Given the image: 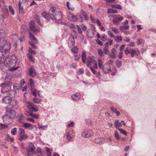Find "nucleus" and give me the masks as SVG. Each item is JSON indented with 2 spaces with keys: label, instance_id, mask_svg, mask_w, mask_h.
<instances>
[{
  "label": "nucleus",
  "instance_id": "obj_1",
  "mask_svg": "<svg viewBox=\"0 0 156 156\" xmlns=\"http://www.w3.org/2000/svg\"><path fill=\"white\" fill-rule=\"evenodd\" d=\"M41 15L45 19L48 20L49 16L55 22H62V14L60 11L57 12L55 7H52L50 8L48 15L46 13L44 12L41 14Z\"/></svg>",
  "mask_w": 156,
  "mask_h": 156
},
{
  "label": "nucleus",
  "instance_id": "obj_2",
  "mask_svg": "<svg viewBox=\"0 0 156 156\" xmlns=\"http://www.w3.org/2000/svg\"><path fill=\"white\" fill-rule=\"evenodd\" d=\"M6 113L3 117V122L5 124H9L12 121V119L16 115L14 111L10 108H6Z\"/></svg>",
  "mask_w": 156,
  "mask_h": 156
},
{
  "label": "nucleus",
  "instance_id": "obj_3",
  "mask_svg": "<svg viewBox=\"0 0 156 156\" xmlns=\"http://www.w3.org/2000/svg\"><path fill=\"white\" fill-rule=\"evenodd\" d=\"M9 56L7 55L5 57L4 61V65L6 66H14L17 62V58L15 55H12L10 58H9Z\"/></svg>",
  "mask_w": 156,
  "mask_h": 156
},
{
  "label": "nucleus",
  "instance_id": "obj_4",
  "mask_svg": "<svg viewBox=\"0 0 156 156\" xmlns=\"http://www.w3.org/2000/svg\"><path fill=\"white\" fill-rule=\"evenodd\" d=\"M11 84V82H9L8 83H2L0 85L1 87H2V90L1 92L3 93H9V94L11 96H12V94H11V93H13L14 92L13 91L10 90V85Z\"/></svg>",
  "mask_w": 156,
  "mask_h": 156
},
{
  "label": "nucleus",
  "instance_id": "obj_5",
  "mask_svg": "<svg viewBox=\"0 0 156 156\" xmlns=\"http://www.w3.org/2000/svg\"><path fill=\"white\" fill-rule=\"evenodd\" d=\"M35 148V147L32 143H29L28 146L26 148L28 156H32L33 155Z\"/></svg>",
  "mask_w": 156,
  "mask_h": 156
},
{
  "label": "nucleus",
  "instance_id": "obj_6",
  "mask_svg": "<svg viewBox=\"0 0 156 156\" xmlns=\"http://www.w3.org/2000/svg\"><path fill=\"white\" fill-rule=\"evenodd\" d=\"M29 27L30 30L34 32H39L40 31L39 28L35 26L34 22L33 21H31L30 22Z\"/></svg>",
  "mask_w": 156,
  "mask_h": 156
},
{
  "label": "nucleus",
  "instance_id": "obj_7",
  "mask_svg": "<svg viewBox=\"0 0 156 156\" xmlns=\"http://www.w3.org/2000/svg\"><path fill=\"white\" fill-rule=\"evenodd\" d=\"M82 136L84 138L88 137L93 135V133L91 130L84 131L82 133Z\"/></svg>",
  "mask_w": 156,
  "mask_h": 156
},
{
  "label": "nucleus",
  "instance_id": "obj_8",
  "mask_svg": "<svg viewBox=\"0 0 156 156\" xmlns=\"http://www.w3.org/2000/svg\"><path fill=\"white\" fill-rule=\"evenodd\" d=\"M101 69H102L103 72L105 73H108L111 71L110 66L109 65L106 64L103 65V67Z\"/></svg>",
  "mask_w": 156,
  "mask_h": 156
},
{
  "label": "nucleus",
  "instance_id": "obj_9",
  "mask_svg": "<svg viewBox=\"0 0 156 156\" xmlns=\"http://www.w3.org/2000/svg\"><path fill=\"white\" fill-rule=\"evenodd\" d=\"M2 12L3 14L1 15L0 16H1V19L3 20L5 17L9 15V12L7 8H5L3 9Z\"/></svg>",
  "mask_w": 156,
  "mask_h": 156
},
{
  "label": "nucleus",
  "instance_id": "obj_10",
  "mask_svg": "<svg viewBox=\"0 0 156 156\" xmlns=\"http://www.w3.org/2000/svg\"><path fill=\"white\" fill-rule=\"evenodd\" d=\"M3 102L6 104H9L11 103L12 101V98L9 96H4L2 98Z\"/></svg>",
  "mask_w": 156,
  "mask_h": 156
},
{
  "label": "nucleus",
  "instance_id": "obj_11",
  "mask_svg": "<svg viewBox=\"0 0 156 156\" xmlns=\"http://www.w3.org/2000/svg\"><path fill=\"white\" fill-rule=\"evenodd\" d=\"M95 30L92 28L89 29L87 31V35L89 38H92L94 34Z\"/></svg>",
  "mask_w": 156,
  "mask_h": 156
},
{
  "label": "nucleus",
  "instance_id": "obj_12",
  "mask_svg": "<svg viewBox=\"0 0 156 156\" xmlns=\"http://www.w3.org/2000/svg\"><path fill=\"white\" fill-rule=\"evenodd\" d=\"M29 75L31 77H34L36 75V73L34 69V67L31 66L29 69Z\"/></svg>",
  "mask_w": 156,
  "mask_h": 156
},
{
  "label": "nucleus",
  "instance_id": "obj_13",
  "mask_svg": "<svg viewBox=\"0 0 156 156\" xmlns=\"http://www.w3.org/2000/svg\"><path fill=\"white\" fill-rule=\"evenodd\" d=\"M69 34L71 37V38L74 39L76 38L77 36V33L75 30H72L71 31L69 32Z\"/></svg>",
  "mask_w": 156,
  "mask_h": 156
},
{
  "label": "nucleus",
  "instance_id": "obj_14",
  "mask_svg": "<svg viewBox=\"0 0 156 156\" xmlns=\"http://www.w3.org/2000/svg\"><path fill=\"white\" fill-rule=\"evenodd\" d=\"M123 19V17L122 16H120L119 17H116L114 19L113 22L114 23L117 25L118 24L119 21L122 20Z\"/></svg>",
  "mask_w": 156,
  "mask_h": 156
},
{
  "label": "nucleus",
  "instance_id": "obj_15",
  "mask_svg": "<svg viewBox=\"0 0 156 156\" xmlns=\"http://www.w3.org/2000/svg\"><path fill=\"white\" fill-rule=\"evenodd\" d=\"M105 139L103 137L97 138L95 139L94 142L95 143L100 144L105 141Z\"/></svg>",
  "mask_w": 156,
  "mask_h": 156
},
{
  "label": "nucleus",
  "instance_id": "obj_16",
  "mask_svg": "<svg viewBox=\"0 0 156 156\" xmlns=\"http://www.w3.org/2000/svg\"><path fill=\"white\" fill-rule=\"evenodd\" d=\"M111 53L110 55V57L113 59L116 58V50L114 48H113L111 51Z\"/></svg>",
  "mask_w": 156,
  "mask_h": 156
},
{
  "label": "nucleus",
  "instance_id": "obj_17",
  "mask_svg": "<svg viewBox=\"0 0 156 156\" xmlns=\"http://www.w3.org/2000/svg\"><path fill=\"white\" fill-rule=\"evenodd\" d=\"M94 59L91 57H89L87 59V65L88 67L90 66V65L94 61Z\"/></svg>",
  "mask_w": 156,
  "mask_h": 156
},
{
  "label": "nucleus",
  "instance_id": "obj_18",
  "mask_svg": "<svg viewBox=\"0 0 156 156\" xmlns=\"http://www.w3.org/2000/svg\"><path fill=\"white\" fill-rule=\"evenodd\" d=\"M80 94L79 93H76L71 96V98L74 100H78L80 98Z\"/></svg>",
  "mask_w": 156,
  "mask_h": 156
},
{
  "label": "nucleus",
  "instance_id": "obj_19",
  "mask_svg": "<svg viewBox=\"0 0 156 156\" xmlns=\"http://www.w3.org/2000/svg\"><path fill=\"white\" fill-rule=\"evenodd\" d=\"M74 39L72 38H69L68 43L69 46L71 47L74 45Z\"/></svg>",
  "mask_w": 156,
  "mask_h": 156
},
{
  "label": "nucleus",
  "instance_id": "obj_20",
  "mask_svg": "<svg viewBox=\"0 0 156 156\" xmlns=\"http://www.w3.org/2000/svg\"><path fill=\"white\" fill-rule=\"evenodd\" d=\"M114 125L116 128L119 129V127L122 126V124L118 120H117L115 121Z\"/></svg>",
  "mask_w": 156,
  "mask_h": 156
},
{
  "label": "nucleus",
  "instance_id": "obj_21",
  "mask_svg": "<svg viewBox=\"0 0 156 156\" xmlns=\"http://www.w3.org/2000/svg\"><path fill=\"white\" fill-rule=\"evenodd\" d=\"M34 20L40 26H42V25L41 23L39 16L37 14H36L34 16Z\"/></svg>",
  "mask_w": 156,
  "mask_h": 156
},
{
  "label": "nucleus",
  "instance_id": "obj_22",
  "mask_svg": "<svg viewBox=\"0 0 156 156\" xmlns=\"http://www.w3.org/2000/svg\"><path fill=\"white\" fill-rule=\"evenodd\" d=\"M27 104L28 105V108L30 110H34L35 111H37V110L35 109L33 106H32V103L30 102H27Z\"/></svg>",
  "mask_w": 156,
  "mask_h": 156
},
{
  "label": "nucleus",
  "instance_id": "obj_23",
  "mask_svg": "<svg viewBox=\"0 0 156 156\" xmlns=\"http://www.w3.org/2000/svg\"><path fill=\"white\" fill-rule=\"evenodd\" d=\"M18 105V102L16 100H13L12 101V103L11 104V107L13 108H17V106Z\"/></svg>",
  "mask_w": 156,
  "mask_h": 156
},
{
  "label": "nucleus",
  "instance_id": "obj_24",
  "mask_svg": "<svg viewBox=\"0 0 156 156\" xmlns=\"http://www.w3.org/2000/svg\"><path fill=\"white\" fill-rule=\"evenodd\" d=\"M28 137V136L27 135L23 134L21 135H20L19 137V140L20 141H22L23 139H27Z\"/></svg>",
  "mask_w": 156,
  "mask_h": 156
},
{
  "label": "nucleus",
  "instance_id": "obj_25",
  "mask_svg": "<svg viewBox=\"0 0 156 156\" xmlns=\"http://www.w3.org/2000/svg\"><path fill=\"white\" fill-rule=\"evenodd\" d=\"M26 115L28 116H32V117L35 118L36 119H37L39 115H35V114H33L31 112H27Z\"/></svg>",
  "mask_w": 156,
  "mask_h": 156
},
{
  "label": "nucleus",
  "instance_id": "obj_26",
  "mask_svg": "<svg viewBox=\"0 0 156 156\" xmlns=\"http://www.w3.org/2000/svg\"><path fill=\"white\" fill-rule=\"evenodd\" d=\"M98 63L99 68L101 69L103 67V62L102 59L99 58L98 60Z\"/></svg>",
  "mask_w": 156,
  "mask_h": 156
},
{
  "label": "nucleus",
  "instance_id": "obj_27",
  "mask_svg": "<svg viewBox=\"0 0 156 156\" xmlns=\"http://www.w3.org/2000/svg\"><path fill=\"white\" fill-rule=\"evenodd\" d=\"M32 94L35 97H37V94L38 93V95L39 96V93L37 92V90L34 89V88H30Z\"/></svg>",
  "mask_w": 156,
  "mask_h": 156
},
{
  "label": "nucleus",
  "instance_id": "obj_28",
  "mask_svg": "<svg viewBox=\"0 0 156 156\" xmlns=\"http://www.w3.org/2000/svg\"><path fill=\"white\" fill-rule=\"evenodd\" d=\"M48 125H46L44 126H42L39 124L38 125V127L40 129L42 130H46L48 128Z\"/></svg>",
  "mask_w": 156,
  "mask_h": 156
},
{
  "label": "nucleus",
  "instance_id": "obj_29",
  "mask_svg": "<svg viewBox=\"0 0 156 156\" xmlns=\"http://www.w3.org/2000/svg\"><path fill=\"white\" fill-rule=\"evenodd\" d=\"M118 12V11L116 10L113 9H108L107 13L108 14L110 13H116Z\"/></svg>",
  "mask_w": 156,
  "mask_h": 156
},
{
  "label": "nucleus",
  "instance_id": "obj_30",
  "mask_svg": "<svg viewBox=\"0 0 156 156\" xmlns=\"http://www.w3.org/2000/svg\"><path fill=\"white\" fill-rule=\"evenodd\" d=\"M21 4L20 3V1L19 2L18 5L19 6V13L23 14V6H21Z\"/></svg>",
  "mask_w": 156,
  "mask_h": 156
},
{
  "label": "nucleus",
  "instance_id": "obj_31",
  "mask_svg": "<svg viewBox=\"0 0 156 156\" xmlns=\"http://www.w3.org/2000/svg\"><path fill=\"white\" fill-rule=\"evenodd\" d=\"M66 5L67 7L69 10H70L72 11H73L74 10V7L72 5H70V3L69 1L67 2Z\"/></svg>",
  "mask_w": 156,
  "mask_h": 156
},
{
  "label": "nucleus",
  "instance_id": "obj_32",
  "mask_svg": "<svg viewBox=\"0 0 156 156\" xmlns=\"http://www.w3.org/2000/svg\"><path fill=\"white\" fill-rule=\"evenodd\" d=\"M115 63L116 66L118 68H119L122 65V62L121 61L117 59L115 61Z\"/></svg>",
  "mask_w": 156,
  "mask_h": 156
},
{
  "label": "nucleus",
  "instance_id": "obj_33",
  "mask_svg": "<svg viewBox=\"0 0 156 156\" xmlns=\"http://www.w3.org/2000/svg\"><path fill=\"white\" fill-rule=\"evenodd\" d=\"M81 57L83 62L85 63H86V55L85 51L83 52Z\"/></svg>",
  "mask_w": 156,
  "mask_h": 156
},
{
  "label": "nucleus",
  "instance_id": "obj_34",
  "mask_svg": "<svg viewBox=\"0 0 156 156\" xmlns=\"http://www.w3.org/2000/svg\"><path fill=\"white\" fill-rule=\"evenodd\" d=\"M129 26L127 25H124L123 26H120L119 27V29L122 32H123V30H126L128 29Z\"/></svg>",
  "mask_w": 156,
  "mask_h": 156
},
{
  "label": "nucleus",
  "instance_id": "obj_35",
  "mask_svg": "<svg viewBox=\"0 0 156 156\" xmlns=\"http://www.w3.org/2000/svg\"><path fill=\"white\" fill-rule=\"evenodd\" d=\"M131 49L132 48H131L129 47H127L124 50L125 54L126 55H127L129 53H130Z\"/></svg>",
  "mask_w": 156,
  "mask_h": 156
},
{
  "label": "nucleus",
  "instance_id": "obj_36",
  "mask_svg": "<svg viewBox=\"0 0 156 156\" xmlns=\"http://www.w3.org/2000/svg\"><path fill=\"white\" fill-rule=\"evenodd\" d=\"M11 38L12 39L13 41L14 42L16 41L18 39L17 35L16 34H13L11 36Z\"/></svg>",
  "mask_w": 156,
  "mask_h": 156
},
{
  "label": "nucleus",
  "instance_id": "obj_37",
  "mask_svg": "<svg viewBox=\"0 0 156 156\" xmlns=\"http://www.w3.org/2000/svg\"><path fill=\"white\" fill-rule=\"evenodd\" d=\"M0 64L2 63L4 61L5 57H4V54L2 53L0 54Z\"/></svg>",
  "mask_w": 156,
  "mask_h": 156
},
{
  "label": "nucleus",
  "instance_id": "obj_38",
  "mask_svg": "<svg viewBox=\"0 0 156 156\" xmlns=\"http://www.w3.org/2000/svg\"><path fill=\"white\" fill-rule=\"evenodd\" d=\"M137 54V51L135 49H132L130 52V55L132 57H133Z\"/></svg>",
  "mask_w": 156,
  "mask_h": 156
},
{
  "label": "nucleus",
  "instance_id": "obj_39",
  "mask_svg": "<svg viewBox=\"0 0 156 156\" xmlns=\"http://www.w3.org/2000/svg\"><path fill=\"white\" fill-rule=\"evenodd\" d=\"M111 111L115 113L117 116H118L119 114V112L117 111V109L114 107L111 108Z\"/></svg>",
  "mask_w": 156,
  "mask_h": 156
},
{
  "label": "nucleus",
  "instance_id": "obj_40",
  "mask_svg": "<svg viewBox=\"0 0 156 156\" xmlns=\"http://www.w3.org/2000/svg\"><path fill=\"white\" fill-rule=\"evenodd\" d=\"M29 37L31 40H33L34 41H37V39L31 33H29Z\"/></svg>",
  "mask_w": 156,
  "mask_h": 156
},
{
  "label": "nucleus",
  "instance_id": "obj_41",
  "mask_svg": "<svg viewBox=\"0 0 156 156\" xmlns=\"http://www.w3.org/2000/svg\"><path fill=\"white\" fill-rule=\"evenodd\" d=\"M24 126L27 128H30L31 129L33 128L32 126L30 124L28 123H24Z\"/></svg>",
  "mask_w": 156,
  "mask_h": 156
},
{
  "label": "nucleus",
  "instance_id": "obj_42",
  "mask_svg": "<svg viewBox=\"0 0 156 156\" xmlns=\"http://www.w3.org/2000/svg\"><path fill=\"white\" fill-rule=\"evenodd\" d=\"M29 83L30 84L31 87V88H34V83L33 80L32 78L29 79Z\"/></svg>",
  "mask_w": 156,
  "mask_h": 156
},
{
  "label": "nucleus",
  "instance_id": "obj_43",
  "mask_svg": "<svg viewBox=\"0 0 156 156\" xmlns=\"http://www.w3.org/2000/svg\"><path fill=\"white\" fill-rule=\"evenodd\" d=\"M6 140L7 141H10L11 142H13L14 141L13 137H11L9 135H8L6 137Z\"/></svg>",
  "mask_w": 156,
  "mask_h": 156
},
{
  "label": "nucleus",
  "instance_id": "obj_44",
  "mask_svg": "<svg viewBox=\"0 0 156 156\" xmlns=\"http://www.w3.org/2000/svg\"><path fill=\"white\" fill-rule=\"evenodd\" d=\"M83 18L81 15H77V20L80 22H82L83 21Z\"/></svg>",
  "mask_w": 156,
  "mask_h": 156
},
{
  "label": "nucleus",
  "instance_id": "obj_45",
  "mask_svg": "<svg viewBox=\"0 0 156 156\" xmlns=\"http://www.w3.org/2000/svg\"><path fill=\"white\" fill-rule=\"evenodd\" d=\"M41 99L37 98H33V101L35 103H39L41 101Z\"/></svg>",
  "mask_w": 156,
  "mask_h": 156
},
{
  "label": "nucleus",
  "instance_id": "obj_46",
  "mask_svg": "<svg viewBox=\"0 0 156 156\" xmlns=\"http://www.w3.org/2000/svg\"><path fill=\"white\" fill-rule=\"evenodd\" d=\"M115 40L117 42H120L122 41V37L121 36H117Z\"/></svg>",
  "mask_w": 156,
  "mask_h": 156
},
{
  "label": "nucleus",
  "instance_id": "obj_47",
  "mask_svg": "<svg viewBox=\"0 0 156 156\" xmlns=\"http://www.w3.org/2000/svg\"><path fill=\"white\" fill-rule=\"evenodd\" d=\"M27 29L26 27V26L25 25H23L21 28L20 29V31L22 33H23V32H25V31L26 30V29Z\"/></svg>",
  "mask_w": 156,
  "mask_h": 156
},
{
  "label": "nucleus",
  "instance_id": "obj_48",
  "mask_svg": "<svg viewBox=\"0 0 156 156\" xmlns=\"http://www.w3.org/2000/svg\"><path fill=\"white\" fill-rule=\"evenodd\" d=\"M11 133L13 135H15L17 133V129L16 128H13L11 130Z\"/></svg>",
  "mask_w": 156,
  "mask_h": 156
},
{
  "label": "nucleus",
  "instance_id": "obj_49",
  "mask_svg": "<svg viewBox=\"0 0 156 156\" xmlns=\"http://www.w3.org/2000/svg\"><path fill=\"white\" fill-rule=\"evenodd\" d=\"M82 14L84 17L85 20H89L88 16L85 12L83 11L82 12Z\"/></svg>",
  "mask_w": 156,
  "mask_h": 156
},
{
  "label": "nucleus",
  "instance_id": "obj_50",
  "mask_svg": "<svg viewBox=\"0 0 156 156\" xmlns=\"http://www.w3.org/2000/svg\"><path fill=\"white\" fill-rule=\"evenodd\" d=\"M108 34L111 38H115L116 37L111 31H108Z\"/></svg>",
  "mask_w": 156,
  "mask_h": 156
},
{
  "label": "nucleus",
  "instance_id": "obj_51",
  "mask_svg": "<svg viewBox=\"0 0 156 156\" xmlns=\"http://www.w3.org/2000/svg\"><path fill=\"white\" fill-rule=\"evenodd\" d=\"M98 55L101 57H102L103 56V51L101 49H98Z\"/></svg>",
  "mask_w": 156,
  "mask_h": 156
},
{
  "label": "nucleus",
  "instance_id": "obj_52",
  "mask_svg": "<svg viewBox=\"0 0 156 156\" xmlns=\"http://www.w3.org/2000/svg\"><path fill=\"white\" fill-rule=\"evenodd\" d=\"M72 51L74 53H77L78 51V48L76 47H74L71 49Z\"/></svg>",
  "mask_w": 156,
  "mask_h": 156
},
{
  "label": "nucleus",
  "instance_id": "obj_53",
  "mask_svg": "<svg viewBox=\"0 0 156 156\" xmlns=\"http://www.w3.org/2000/svg\"><path fill=\"white\" fill-rule=\"evenodd\" d=\"M118 129L121 133L125 135H127V133L126 131L122 129L119 128Z\"/></svg>",
  "mask_w": 156,
  "mask_h": 156
},
{
  "label": "nucleus",
  "instance_id": "obj_54",
  "mask_svg": "<svg viewBox=\"0 0 156 156\" xmlns=\"http://www.w3.org/2000/svg\"><path fill=\"white\" fill-rule=\"evenodd\" d=\"M92 63L93 64V67L96 69H97L98 67L96 61L94 60V61H93V62Z\"/></svg>",
  "mask_w": 156,
  "mask_h": 156
},
{
  "label": "nucleus",
  "instance_id": "obj_55",
  "mask_svg": "<svg viewBox=\"0 0 156 156\" xmlns=\"http://www.w3.org/2000/svg\"><path fill=\"white\" fill-rule=\"evenodd\" d=\"M115 138L118 140H119L120 139L119 134L116 131H115Z\"/></svg>",
  "mask_w": 156,
  "mask_h": 156
},
{
  "label": "nucleus",
  "instance_id": "obj_56",
  "mask_svg": "<svg viewBox=\"0 0 156 156\" xmlns=\"http://www.w3.org/2000/svg\"><path fill=\"white\" fill-rule=\"evenodd\" d=\"M6 33L5 30L3 29L0 30V35L2 36H5L6 35Z\"/></svg>",
  "mask_w": 156,
  "mask_h": 156
},
{
  "label": "nucleus",
  "instance_id": "obj_57",
  "mask_svg": "<svg viewBox=\"0 0 156 156\" xmlns=\"http://www.w3.org/2000/svg\"><path fill=\"white\" fill-rule=\"evenodd\" d=\"M9 11L11 13L12 15H14L15 13L12 7L11 6L9 5Z\"/></svg>",
  "mask_w": 156,
  "mask_h": 156
},
{
  "label": "nucleus",
  "instance_id": "obj_58",
  "mask_svg": "<svg viewBox=\"0 0 156 156\" xmlns=\"http://www.w3.org/2000/svg\"><path fill=\"white\" fill-rule=\"evenodd\" d=\"M111 29L115 33V34H118L119 33V30L116 29L114 27H112L111 28Z\"/></svg>",
  "mask_w": 156,
  "mask_h": 156
},
{
  "label": "nucleus",
  "instance_id": "obj_59",
  "mask_svg": "<svg viewBox=\"0 0 156 156\" xmlns=\"http://www.w3.org/2000/svg\"><path fill=\"white\" fill-rule=\"evenodd\" d=\"M80 58V55L79 54L74 55V59L75 61H78Z\"/></svg>",
  "mask_w": 156,
  "mask_h": 156
},
{
  "label": "nucleus",
  "instance_id": "obj_60",
  "mask_svg": "<svg viewBox=\"0 0 156 156\" xmlns=\"http://www.w3.org/2000/svg\"><path fill=\"white\" fill-rule=\"evenodd\" d=\"M67 139L69 141H71L72 139V137L70 136V133L69 132L68 133L67 135Z\"/></svg>",
  "mask_w": 156,
  "mask_h": 156
},
{
  "label": "nucleus",
  "instance_id": "obj_61",
  "mask_svg": "<svg viewBox=\"0 0 156 156\" xmlns=\"http://www.w3.org/2000/svg\"><path fill=\"white\" fill-rule=\"evenodd\" d=\"M28 57L30 59L32 62H34V58L33 57L32 55L30 54H28Z\"/></svg>",
  "mask_w": 156,
  "mask_h": 156
},
{
  "label": "nucleus",
  "instance_id": "obj_62",
  "mask_svg": "<svg viewBox=\"0 0 156 156\" xmlns=\"http://www.w3.org/2000/svg\"><path fill=\"white\" fill-rule=\"evenodd\" d=\"M101 39L103 41H105L107 40V36L105 34H103Z\"/></svg>",
  "mask_w": 156,
  "mask_h": 156
},
{
  "label": "nucleus",
  "instance_id": "obj_63",
  "mask_svg": "<svg viewBox=\"0 0 156 156\" xmlns=\"http://www.w3.org/2000/svg\"><path fill=\"white\" fill-rule=\"evenodd\" d=\"M72 20L74 22H76L77 20V16H76L73 15H72L71 16Z\"/></svg>",
  "mask_w": 156,
  "mask_h": 156
},
{
  "label": "nucleus",
  "instance_id": "obj_64",
  "mask_svg": "<svg viewBox=\"0 0 156 156\" xmlns=\"http://www.w3.org/2000/svg\"><path fill=\"white\" fill-rule=\"evenodd\" d=\"M19 132L20 133V135L24 134L25 133L24 130L22 128H20L19 129Z\"/></svg>",
  "mask_w": 156,
  "mask_h": 156
}]
</instances>
